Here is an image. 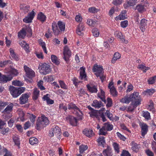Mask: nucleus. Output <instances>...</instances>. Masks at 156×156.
I'll use <instances>...</instances> for the list:
<instances>
[{
  "label": "nucleus",
  "mask_w": 156,
  "mask_h": 156,
  "mask_svg": "<svg viewBox=\"0 0 156 156\" xmlns=\"http://www.w3.org/2000/svg\"><path fill=\"white\" fill-rule=\"evenodd\" d=\"M141 101L140 96L137 92H134L129 97H126L120 100V101L123 103H129L131 101L132 104L137 105L140 104Z\"/></svg>",
  "instance_id": "obj_1"
},
{
  "label": "nucleus",
  "mask_w": 156,
  "mask_h": 156,
  "mask_svg": "<svg viewBox=\"0 0 156 156\" xmlns=\"http://www.w3.org/2000/svg\"><path fill=\"white\" fill-rule=\"evenodd\" d=\"M49 121L47 117L42 115L41 117H39L36 123V129L37 130H40L41 128L44 127L48 124Z\"/></svg>",
  "instance_id": "obj_2"
},
{
  "label": "nucleus",
  "mask_w": 156,
  "mask_h": 156,
  "mask_svg": "<svg viewBox=\"0 0 156 156\" xmlns=\"http://www.w3.org/2000/svg\"><path fill=\"white\" fill-rule=\"evenodd\" d=\"M26 90L24 87H15L11 86L9 88L10 94L14 98H16L23 93Z\"/></svg>",
  "instance_id": "obj_3"
},
{
  "label": "nucleus",
  "mask_w": 156,
  "mask_h": 156,
  "mask_svg": "<svg viewBox=\"0 0 156 156\" xmlns=\"http://www.w3.org/2000/svg\"><path fill=\"white\" fill-rule=\"evenodd\" d=\"M103 69L102 66L98 65L97 64H95L92 69L94 72H96L95 73V75L98 77H100L102 82L105 79V77L102 75Z\"/></svg>",
  "instance_id": "obj_4"
},
{
  "label": "nucleus",
  "mask_w": 156,
  "mask_h": 156,
  "mask_svg": "<svg viewBox=\"0 0 156 156\" xmlns=\"http://www.w3.org/2000/svg\"><path fill=\"white\" fill-rule=\"evenodd\" d=\"M113 126L108 122L104 124V126L99 130V135H105L107 134V132L105 131H110L112 129Z\"/></svg>",
  "instance_id": "obj_5"
},
{
  "label": "nucleus",
  "mask_w": 156,
  "mask_h": 156,
  "mask_svg": "<svg viewBox=\"0 0 156 156\" xmlns=\"http://www.w3.org/2000/svg\"><path fill=\"white\" fill-rule=\"evenodd\" d=\"M68 108L69 109H74V112H73V113L80 117H81L83 115L79 108L74 104L72 103L69 104L68 105Z\"/></svg>",
  "instance_id": "obj_6"
},
{
  "label": "nucleus",
  "mask_w": 156,
  "mask_h": 156,
  "mask_svg": "<svg viewBox=\"0 0 156 156\" xmlns=\"http://www.w3.org/2000/svg\"><path fill=\"white\" fill-rule=\"evenodd\" d=\"M61 130L60 128L58 126H56L54 128H53L51 132L49 133L50 136L52 137L54 135L56 136L59 140L61 138Z\"/></svg>",
  "instance_id": "obj_7"
},
{
  "label": "nucleus",
  "mask_w": 156,
  "mask_h": 156,
  "mask_svg": "<svg viewBox=\"0 0 156 156\" xmlns=\"http://www.w3.org/2000/svg\"><path fill=\"white\" fill-rule=\"evenodd\" d=\"M40 67L41 72L44 75H45L51 72L50 66L46 63H44L42 64Z\"/></svg>",
  "instance_id": "obj_8"
},
{
  "label": "nucleus",
  "mask_w": 156,
  "mask_h": 156,
  "mask_svg": "<svg viewBox=\"0 0 156 156\" xmlns=\"http://www.w3.org/2000/svg\"><path fill=\"white\" fill-rule=\"evenodd\" d=\"M71 51L67 46H65L64 48L63 58L68 63L69 58L71 56Z\"/></svg>",
  "instance_id": "obj_9"
},
{
  "label": "nucleus",
  "mask_w": 156,
  "mask_h": 156,
  "mask_svg": "<svg viewBox=\"0 0 156 156\" xmlns=\"http://www.w3.org/2000/svg\"><path fill=\"white\" fill-rule=\"evenodd\" d=\"M24 68L27 77L31 78L35 76V73L29 67L25 65L24 66Z\"/></svg>",
  "instance_id": "obj_10"
},
{
  "label": "nucleus",
  "mask_w": 156,
  "mask_h": 156,
  "mask_svg": "<svg viewBox=\"0 0 156 156\" xmlns=\"http://www.w3.org/2000/svg\"><path fill=\"white\" fill-rule=\"evenodd\" d=\"M29 94L28 93L23 94L19 98V102L21 105H23L27 103Z\"/></svg>",
  "instance_id": "obj_11"
},
{
  "label": "nucleus",
  "mask_w": 156,
  "mask_h": 156,
  "mask_svg": "<svg viewBox=\"0 0 156 156\" xmlns=\"http://www.w3.org/2000/svg\"><path fill=\"white\" fill-rule=\"evenodd\" d=\"M34 16V12L33 10L31 12L28 14L27 16L23 19L24 22L28 23H31Z\"/></svg>",
  "instance_id": "obj_12"
},
{
  "label": "nucleus",
  "mask_w": 156,
  "mask_h": 156,
  "mask_svg": "<svg viewBox=\"0 0 156 156\" xmlns=\"http://www.w3.org/2000/svg\"><path fill=\"white\" fill-rule=\"evenodd\" d=\"M85 28L82 23H80L77 27L76 30L77 34L80 36H82L84 35Z\"/></svg>",
  "instance_id": "obj_13"
},
{
  "label": "nucleus",
  "mask_w": 156,
  "mask_h": 156,
  "mask_svg": "<svg viewBox=\"0 0 156 156\" xmlns=\"http://www.w3.org/2000/svg\"><path fill=\"white\" fill-rule=\"evenodd\" d=\"M147 20L145 19H142L140 23V28L142 32H144L147 27Z\"/></svg>",
  "instance_id": "obj_14"
},
{
  "label": "nucleus",
  "mask_w": 156,
  "mask_h": 156,
  "mask_svg": "<svg viewBox=\"0 0 156 156\" xmlns=\"http://www.w3.org/2000/svg\"><path fill=\"white\" fill-rule=\"evenodd\" d=\"M67 121H69L70 124L73 126H76L77 125V120L74 117L69 115L66 118Z\"/></svg>",
  "instance_id": "obj_15"
},
{
  "label": "nucleus",
  "mask_w": 156,
  "mask_h": 156,
  "mask_svg": "<svg viewBox=\"0 0 156 156\" xmlns=\"http://www.w3.org/2000/svg\"><path fill=\"white\" fill-rule=\"evenodd\" d=\"M137 0H127L126 2L124 4L125 9H127L131 6H133L136 2Z\"/></svg>",
  "instance_id": "obj_16"
},
{
  "label": "nucleus",
  "mask_w": 156,
  "mask_h": 156,
  "mask_svg": "<svg viewBox=\"0 0 156 156\" xmlns=\"http://www.w3.org/2000/svg\"><path fill=\"white\" fill-rule=\"evenodd\" d=\"M12 79V77L10 76H7L5 75H2L0 73V83H6L8 81L11 80Z\"/></svg>",
  "instance_id": "obj_17"
},
{
  "label": "nucleus",
  "mask_w": 156,
  "mask_h": 156,
  "mask_svg": "<svg viewBox=\"0 0 156 156\" xmlns=\"http://www.w3.org/2000/svg\"><path fill=\"white\" fill-rule=\"evenodd\" d=\"M141 135L144 136L146 135L148 130V126L145 123H143L141 125Z\"/></svg>",
  "instance_id": "obj_18"
},
{
  "label": "nucleus",
  "mask_w": 156,
  "mask_h": 156,
  "mask_svg": "<svg viewBox=\"0 0 156 156\" xmlns=\"http://www.w3.org/2000/svg\"><path fill=\"white\" fill-rule=\"evenodd\" d=\"M90 116L92 118L96 117L98 120L99 119L100 115L99 112L96 110H93L89 113Z\"/></svg>",
  "instance_id": "obj_19"
},
{
  "label": "nucleus",
  "mask_w": 156,
  "mask_h": 156,
  "mask_svg": "<svg viewBox=\"0 0 156 156\" xmlns=\"http://www.w3.org/2000/svg\"><path fill=\"white\" fill-rule=\"evenodd\" d=\"M52 30L54 34L55 35H58L60 32L58 29V27L56 23L54 22L52 24Z\"/></svg>",
  "instance_id": "obj_20"
},
{
  "label": "nucleus",
  "mask_w": 156,
  "mask_h": 156,
  "mask_svg": "<svg viewBox=\"0 0 156 156\" xmlns=\"http://www.w3.org/2000/svg\"><path fill=\"white\" fill-rule=\"evenodd\" d=\"M80 78L81 80H86V74L85 73V68L83 67H81L80 69Z\"/></svg>",
  "instance_id": "obj_21"
},
{
  "label": "nucleus",
  "mask_w": 156,
  "mask_h": 156,
  "mask_svg": "<svg viewBox=\"0 0 156 156\" xmlns=\"http://www.w3.org/2000/svg\"><path fill=\"white\" fill-rule=\"evenodd\" d=\"M83 133L86 136L89 137H91L94 135L92 130L90 129H84L83 131Z\"/></svg>",
  "instance_id": "obj_22"
},
{
  "label": "nucleus",
  "mask_w": 156,
  "mask_h": 156,
  "mask_svg": "<svg viewBox=\"0 0 156 156\" xmlns=\"http://www.w3.org/2000/svg\"><path fill=\"white\" fill-rule=\"evenodd\" d=\"M87 88L89 90L91 93H96L97 92L98 90L97 86L93 85H87Z\"/></svg>",
  "instance_id": "obj_23"
},
{
  "label": "nucleus",
  "mask_w": 156,
  "mask_h": 156,
  "mask_svg": "<svg viewBox=\"0 0 156 156\" xmlns=\"http://www.w3.org/2000/svg\"><path fill=\"white\" fill-rule=\"evenodd\" d=\"M103 153L105 156H112V155L111 149L108 146L106 149L103 151Z\"/></svg>",
  "instance_id": "obj_24"
},
{
  "label": "nucleus",
  "mask_w": 156,
  "mask_h": 156,
  "mask_svg": "<svg viewBox=\"0 0 156 156\" xmlns=\"http://www.w3.org/2000/svg\"><path fill=\"white\" fill-rule=\"evenodd\" d=\"M19 44L27 52H28L29 51V45L27 43L24 41H20L19 42Z\"/></svg>",
  "instance_id": "obj_25"
},
{
  "label": "nucleus",
  "mask_w": 156,
  "mask_h": 156,
  "mask_svg": "<svg viewBox=\"0 0 156 156\" xmlns=\"http://www.w3.org/2000/svg\"><path fill=\"white\" fill-rule=\"evenodd\" d=\"M105 92L102 90L101 89L100 93H98V96L101 99L102 101H103L105 104L106 100L105 98Z\"/></svg>",
  "instance_id": "obj_26"
},
{
  "label": "nucleus",
  "mask_w": 156,
  "mask_h": 156,
  "mask_svg": "<svg viewBox=\"0 0 156 156\" xmlns=\"http://www.w3.org/2000/svg\"><path fill=\"white\" fill-rule=\"evenodd\" d=\"M48 94H47L46 95H44L43 97V99L44 101H46L48 104L51 105L54 103V101L53 100L51 99L49 97H48Z\"/></svg>",
  "instance_id": "obj_27"
},
{
  "label": "nucleus",
  "mask_w": 156,
  "mask_h": 156,
  "mask_svg": "<svg viewBox=\"0 0 156 156\" xmlns=\"http://www.w3.org/2000/svg\"><path fill=\"white\" fill-rule=\"evenodd\" d=\"M98 142L100 145L102 146L103 147L105 145V137L103 136H101L98 139Z\"/></svg>",
  "instance_id": "obj_28"
},
{
  "label": "nucleus",
  "mask_w": 156,
  "mask_h": 156,
  "mask_svg": "<svg viewBox=\"0 0 156 156\" xmlns=\"http://www.w3.org/2000/svg\"><path fill=\"white\" fill-rule=\"evenodd\" d=\"M92 105L95 108H98L103 106L102 102L101 101H98L97 100H95L94 101Z\"/></svg>",
  "instance_id": "obj_29"
},
{
  "label": "nucleus",
  "mask_w": 156,
  "mask_h": 156,
  "mask_svg": "<svg viewBox=\"0 0 156 156\" xmlns=\"http://www.w3.org/2000/svg\"><path fill=\"white\" fill-rule=\"evenodd\" d=\"M121 57L120 54L118 52H116L115 53L114 56L112 60V62L114 63L116 61L119 59Z\"/></svg>",
  "instance_id": "obj_30"
},
{
  "label": "nucleus",
  "mask_w": 156,
  "mask_h": 156,
  "mask_svg": "<svg viewBox=\"0 0 156 156\" xmlns=\"http://www.w3.org/2000/svg\"><path fill=\"white\" fill-rule=\"evenodd\" d=\"M39 91L37 88H34L33 95V98L34 100H36L39 96Z\"/></svg>",
  "instance_id": "obj_31"
},
{
  "label": "nucleus",
  "mask_w": 156,
  "mask_h": 156,
  "mask_svg": "<svg viewBox=\"0 0 156 156\" xmlns=\"http://www.w3.org/2000/svg\"><path fill=\"white\" fill-rule=\"evenodd\" d=\"M9 51L10 53V55L12 58L15 60H18L19 59L15 53L14 50L12 48H10L9 49Z\"/></svg>",
  "instance_id": "obj_32"
},
{
  "label": "nucleus",
  "mask_w": 156,
  "mask_h": 156,
  "mask_svg": "<svg viewBox=\"0 0 156 156\" xmlns=\"http://www.w3.org/2000/svg\"><path fill=\"white\" fill-rule=\"evenodd\" d=\"M24 28H23L18 33V36L19 38H23L26 36V33Z\"/></svg>",
  "instance_id": "obj_33"
},
{
  "label": "nucleus",
  "mask_w": 156,
  "mask_h": 156,
  "mask_svg": "<svg viewBox=\"0 0 156 156\" xmlns=\"http://www.w3.org/2000/svg\"><path fill=\"white\" fill-rule=\"evenodd\" d=\"M116 35L118 37L120 38L121 41L125 43H127L128 42L127 41L124 39V37L122 34L121 32H118L117 33Z\"/></svg>",
  "instance_id": "obj_34"
},
{
  "label": "nucleus",
  "mask_w": 156,
  "mask_h": 156,
  "mask_svg": "<svg viewBox=\"0 0 156 156\" xmlns=\"http://www.w3.org/2000/svg\"><path fill=\"white\" fill-rule=\"evenodd\" d=\"M13 108V105H8L5 109H4L2 112V113H8L10 112L12 110Z\"/></svg>",
  "instance_id": "obj_35"
},
{
  "label": "nucleus",
  "mask_w": 156,
  "mask_h": 156,
  "mask_svg": "<svg viewBox=\"0 0 156 156\" xmlns=\"http://www.w3.org/2000/svg\"><path fill=\"white\" fill-rule=\"evenodd\" d=\"M38 20L42 22H44L46 20V16L42 12H41L38 14L37 17Z\"/></svg>",
  "instance_id": "obj_36"
},
{
  "label": "nucleus",
  "mask_w": 156,
  "mask_h": 156,
  "mask_svg": "<svg viewBox=\"0 0 156 156\" xmlns=\"http://www.w3.org/2000/svg\"><path fill=\"white\" fill-rule=\"evenodd\" d=\"M13 140L15 144L19 147L20 141L19 138L17 136L13 135L12 137Z\"/></svg>",
  "instance_id": "obj_37"
},
{
  "label": "nucleus",
  "mask_w": 156,
  "mask_h": 156,
  "mask_svg": "<svg viewBox=\"0 0 156 156\" xmlns=\"http://www.w3.org/2000/svg\"><path fill=\"white\" fill-rule=\"evenodd\" d=\"M58 25L61 31H64L65 27V25L64 23L61 21H59L58 22Z\"/></svg>",
  "instance_id": "obj_38"
},
{
  "label": "nucleus",
  "mask_w": 156,
  "mask_h": 156,
  "mask_svg": "<svg viewBox=\"0 0 156 156\" xmlns=\"http://www.w3.org/2000/svg\"><path fill=\"white\" fill-rule=\"evenodd\" d=\"M132 149L135 152H137L138 150V149L140 147L139 145L133 142L132 143Z\"/></svg>",
  "instance_id": "obj_39"
},
{
  "label": "nucleus",
  "mask_w": 156,
  "mask_h": 156,
  "mask_svg": "<svg viewBox=\"0 0 156 156\" xmlns=\"http://www.w3.org/2000/svg\"><path fill=\"white\" fill-rule=\"evenodd\" d=\"M23 28L25 29L24 30L26 31V34H28V35L30 37H31L32 34V30L30 27H29L26 26Z\"/></svg>",
  "instance_id": "obj_40"
},
{
  "label": "nucleus",
  "mask_w": 156,
  "mask_h": 156,
  "mask_svg": "<svg viewBox=\"0 0 156 156\" xmlns=\"http://www.w3.org/2000/svg\"><path fill=\"white\" fill-rule=\"evenodd\" d=\"M51 59L52 62L55 64L58 65L60 63L59 61L58 60L57 57L54 55H52L51 56Z\"/></svg>",
  "instance_id": "obj_41"
},
{
  "label": "nucleus",
  "mask_w": 156,
  "mask_h": 156,
  "mask_svg": "<svg viewBox=\"0 0 156 156\" xmlns=\"http://www.w3.org/2000/svg\"><path fill=\"white\" fill-rule=\"evenodd\" d=\"M110 90V93L113 96L115 97L117 95V92L114 86H112Z\"/></svg>",
  "instance_id": "obj_42"
},
{
  "label": "nucleus",
  "mask_w": 156,
  "mask_h": 156,
  "mask_svg": "<svg viewBox=\"0 0 156 156\" xmlns=\"http://www.w3.org/2000/svg\"><path fill=\"white\" fill-rule=\"evenodd\" d=\"M38 140L35 137H32L30 138L29 142L31 145L37 144L38 143Z\"/></svg>",
  "instance_id": "obj_43"
},
{
  "label": "nucleus",
  "mask_w": 156,
  "mask_h": 156,
  "mask_svg": "<svg viewBox=\"0 0 156 156\" xmlns=\"http://www.w3.org/2000/svg\"><path fill=\"white\" fill-rule=\"evenodd\" d=\"M39 43L42 46V47L43 49L44 52L47 54V51L45 43L44 42H43L42 40H40L39 41Z\"/></svg>",
  "instance_id": "obj_44"
},
{
  "label": "nucleus",
  "mask_w": 156,
  "mask_h": 156,
  "mask_svg": "<svg viewBox=\"0 0 156 156\" xmlns=\"http://www.w3.org/2000/svg\"><path fill=\"white\" fill-rule=\"evenodd\" d=\"M136 9L141 12H142L144 10V6L140 4L136 6Z\"/></svg>",
  "instance_id": "obj_45"
},
{
  "label": "nucleus",
  "mask_w": 156,
  "mask_h": 156,
  "mask_svg": "<svg viewBox=\"0 0 156 156\" xmlns=\"http://www.w3.org/2000/svg\"><path fill=\"white\" fill-rule=\"evenodd\" d=\"M88 147L86 145H81L79 147L80 152V153H82L85 151L87 150Z\"/></svg>",
  "instance_id": "obj_46"
},
{
  "label": "nucleus",
  "mask_w": 156,
  "mask_h": 156,
  "mask_svg": "<svg viewBox=\"0 0 156 156\" xmlns=\"http://www.w3.org/2000/svg\"><path fill=\"white\" fill-rule=\"evenodd\" d=\"M143 115L147 120L151 119L150 114L147 111L144 112L143 113Z\"/></svg>",
  "instance_id": "obj_47"
},
{
  "label": "nucleus",
  "mask_w": 156,
  "mask_h": 156,
  "mask_svg": "<svg viewBox=\"0 0 156 156\" xmlns=\"http://www.w3.org/2000/svg\"><path fill=\"white\" fill-rule=\"evenodd\" d=\"M92 33L93 35L95 37H97L99 34V32L97 28H94L92 30Z\"/></svg>",
  "instance_id": "obj_48"
},
{
  "label": "nucleus",
  "mask_w": 156,
  "mask_h": 156,
  "mask_svg": "<svg viewBox=\"0 0 156 156\" xmlns=\"http://www.w3.org/2000/svg\"><path fill=\"white\" fill-rule=\"evenodd\" d=\"M88 10L90 12L94 13H97L99 11L98 9L94 7L89 8Z\"/></svg>",
  "instance_id": "obj_49"
},
{
  "label": "nucleus",
  "mask_w": 156,
  "mask_h": 156,
  "mask_svg": "<svg viewBox=\"0 0 156 156\" xmlns=\"http://www.w3.org/2000/svg\"><path fill=\"white\" fill-rule=\"evenodd\" d=\"M155 80H156V76L150 78L148 80V82L149 84H153L154 83Z\"/></svg>",
  "instance_id": "obj_50"
},
{
  "label": "nucleus",
  "mask_w": 156,
  "mask_h": 156,
  "mask_svg": "<svg viewBox=\"0 0 156 156\" xmlns=\"http://www.w3.org/2000/svg\"><path fill=\"white\" fill-rule=\"evenodd\" d=\"M8 105V103L0 101V111L2 110L4 107Z\"/></svg>",
  "instance_id": "obj_51"
},
{
  "label": "nucleus",
  "mask_w": 156,
  "mask_h": 156,
  "mask_svg": "<svg viewBox=\"0 0 156 156\" xmlns=\"http://www.w3.org/2000/svg\"><path fill=\"white\" fill-rule=\"evenodd\" d=\"M126 18L125 15L121 13L119 16H116V20H121L125 19Z\"/></svg>",
  "instance_id": "obj_52"
},
{
  "label": "nucleus",
  "mask_w": 156,
  "mask_h": 156,
  "mask_svg": "<svg viewBox=\"0 0 156 156\" xmlns=\"http://www.w3.org/2000/svg\"><path fill=\"white\" fill-rule=\"evenodd\" d=\"M138 105H134L132 103L130 105L128 108V110L131 112H132Z\"/></svg>",
  "instance_id": "obj_53"
},
{
  "label": "nucleus",
  "mask_w": 156,
  "mask_h": 156,
  "mask_svg": "<svg viewBox=\"0 0 156 156\" xmlns=\"http://www.w3.org/2000/svg\"><path fill=\"white\" fill-rule=\"evenodd\" d=\"M105 114L111 120H113L112 114L110 113L109 111L107 110L106 112L105 113Z\"/></svg>",
  "instance_id": "obj_54"
},
{
  "label": "nucleus",
  "mask_w": 156,
  "mask_h": 156,
  "mask_svg": "<svg viewBox=\"0 0 156 156\" xmlns=\"http://www.w3.org/2000/svg\"><path fill=\"white\" fill-rule=\"evenodd\" d=\"M12 84L18 86H21L23 85V83L19 81L15 80L12 82Z\"/></svg>",
  "instance_id": "obj_55"
},
{
  "label": "nucleus",
  "mask_w": 156,
  "mask_h": 156,
  "mask_svg": "<svg viewBox=\"0 0 156 156\" xmlns=\"http://www.w3.org/2000/svg\"><path fill=\"white\" fill-rule=\"evenodd\" d=\"M1 133L3 135H6L9 131V129L8 128L3 129H1Z\"/></svg>",
  "instance_id": "obj_56"
},
{
  "label": "nucleus",
  "mask_w": 156,
  "mask_h": 156,
  "mask_svg": "<svg viewBox=\"0 0 156 156\" xmlns=\"http://www.w3.org/2000/svg\"><path fill=\"white\" fill-rule=\"evenodd\" d=\"M121 27L123 28L126 27L128 25V21L127 20H125L121 22Z\"/></svg>",
  "instance_id": "obj_57"
},
{
  "label": "nucleus",
  "mask_w": 156,
  "mask_h": 156,
  "mask_svg": "<svg viewBox=\"0 0 156 156\" xmlns=\"http://www.w3.org/2000/svg\"><path fill=\"white\" fill-rule=\"evenodd\" d=\"M59 83L61 87L64 89H67V87L66 85L65 84V83L62 81L60 80L59 81Z\"/></svg>",
  "instance_id": "obj_58"
},
{
  "label": "nucleus",
  "mask_w": 156,
  "mask_h": 156,
  "mask_svg": "<svg viewBox=\"0 0 156 156\" xmlns=\"http://www.w3.org/2000/svg\"><path fill=\"white\" fill-rule=\"evenodd\" d=\"M113 145L115 151H116L117 153H119V151L118 144L117 143H115L113 144Z\"/></svg>",
  "instance_id": "obj_59"
},
{
  "label": "nucleus",
  "mask_w": 156,
  "mask_h": 156,
  "mask_svg": "<svg viewBox=\"0 0 156 156\" xmlns=\"http://www.w3.org/2000/svg\"><path fill=\"white\" fill-rule=\"evenodd\" d=\"M107 103L106 104V106L107 107H110L112 106V99L108 98L107 99Z\"/></svg>",
  "instance_id": "obj_60"
},
{
  "label": "nucleus",
  "mask_w": 156,
  "mask_h": 156,
  "mask_svg": "<svg viewBox=\"0 0 156 156\" xmlns=\"http://www.w3.org/2000/svg\"><path fill=\"white\" fill-rule=\"evenodd\" d=\"M29 8L30 7L29 6L25 5H24L22 7L25 13H27L28 12Z\"/></svg>",
  "instance_id": "obj_61"
},
{
  "label": "nucleus",
  "mask_w": 156,
  "mask_h": 156,
  "mask_svg": "<svg viewBox=\"0 0 156 156\" xmlns=\"http://www.w3.org/2000/svg\"><path fill=\"white\" fill-rule=\"evenodd\" d=\"M145 152L148 156H154V154L149 149L146 150Z\"/></svg>",
  "instance_id": "obj_62"
},
{
  "label": "nucleus",
  "mask_w": 156,
  "mask_h": 156,
  "mask_svg": "<svg viewBox=\"0 0 156 156\" xmlns=\"http://www.w3.org/2000/svg\"><path fill=\"white\" fill-rule=\"evenodd\" d=\"M121 156H130V154L128 151L123 150Z\"/></svg>",
  "instance_id": "obj_63"
},
{
  "label": "nucleus",
  "mask_w": 156,
  "mask_h": 156,
  "mask_svg": "<svg viewBox=\"0 0 156 156\" xmlns=\"http://www.w3.org/2000/svg\"><path fill=\"white\" fill-rule=\"evenodd\" d=\"M123 0H114L113 4L115 5H117L121 4Z\"/></svg>",
  "instance_id": "obj_64"
}]
</instances>
